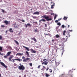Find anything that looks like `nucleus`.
Instances as JSON below:
<instances>
[{"instance_id": "nucleus-1", "label": "nucleus", "mask_w": 77, "mask_h": 77, "mask_svg": "<svg viewBox=\"0 0 77 77\" xmlns=\"http://www.w3.org/2000/svg\"><path fill=\"white\" fill-rule=\"evenodd\" d=\"M41 18H44L45 19H46V21H51L52 20V18H49V17L47 16L46 15H44L41 17Z\"/></svg>"}, {"instance_id": "nucleus-2", "label": "nucleus", "mask_w": 77, "mask_h": 77, "mask_svg": "<svg viewBox=\"0 0 77 77\" xmlns=\"http://www.w3.org/2000/svg\"><path fill=\"white\" fill-rule=\"evenodd\" d=\"M18 69H20V70H24L25 69V67H24L23 65H21L20 66H19Z\"/></svg>"}, {"instance_id": "nucleus-3", "label": "nucleus", "mask_w": 77, "mask_h": 77, "mask_svg": "<svg viewBox=\"0 0 77 77\" xmlns=\"http://www.w3.org/2000/svg\"><path fill=\"white\" fill-rule=\"evenodd\" d=\"M13 63H14L15 62V60H18L19 62H21V60L22 61V60L21 59L20 60V59H12Z\"/></svg>"}, {"instance_id": "nucleus-4", "label": "nucleus", "mask_w": 77, "mask_h": 77, "mask_svg": "<svg viewBox=\"0 0 77 77\" xmlns=\"http://www.w3.org/2000/svg\"><path fill=\"white\" fill-rule=\"evenodd\" d=\"M0 63H1V65H2V66H4V67L5 68H8V66H6V65H5V63H3L2 62H1Z\"/></svg>"}, {"instance_id": "nucleus-5", "label": "nucleus", "mask_w": 77, "mask_h": 77, "mask_svg": "<svg viewBox=\"0 0 77 77\" xmlns=\"http://www.w3.org/2000/svg\"><path fill=\"white\" fill-rule=\"evenodd\" d=\"M27 26H30V27L32 26V24H30V23H27V24H25V27L27 28Z\"/></svg>"}, {"instance_id": "nucleus-6", "label": "nucleus", "mask_w": 77, "mask_h": 77, "mask_svg": "<svg viewBox=\"0 0 77 77\" xmlns=\"http://www.w3.org/2000/svg\"><path fill=\"white\" fill-rule=\"evenodd\" d=\"M4 23L6 24V25H8V24H10V22H8L7 20H5L4 21Z\"/></svg>"}, {"instance_id": "nucleus-7", "label": "nucleus", "mask_w": 77, "mask_h": 77, "mask_svg": "<svg viewBox=\"0 0 77 77\" xmlns=\"http://www.w3.org/2000/svg\"><path fill=\"white\" fill-rule=\"evenodd\" d=\"M22 55H23V53L21 54L20 53H17L16 56H21Z\"/></svg>"}, {"instance_id": "nucleus-8", "label": "nucleus", "mask_w": 77, "mask_h": 77, "mask_svg": "<svg viewBox=\"0 0 77 77\" xmlns=\"http://www.w3.org/2000/svg\"><path fill=\"white\" fill-rule=\"evenodd\" d=\"M23 48H25L26 50H27V51H30V49H29V48L27 47L24 46H23Z\"/></svg>"}, {"instance_id": "nucleus-9", "label": "nucleus", "mask_w": 77, "mask_h": 77, "mask_svg": "<svg viewBox=\"0 0 77 77\" xmlns=\"http://www.w3.org/2000/svg\"><path fill=\"white\" fill-rule=\"evenodd\" d=\"M47 60L43 62L42 63V64H44V65H47V64H48V62H47Z\"/></svg>"}, {"instance_id": "nucleus-10", "label": "nucleus", "mask_w": 77, "mask_h": 77, "mask_svg": "<svg viewBox=\"0 0 77 77\" xmlns=\"http://www.w3.org/2000/svg\"><path fill=\"white\" fill-rule=\"evenodd\" d=\"M30 60V59L29 58H27L26 59H24L23 60V62H26L27 60Z\"/></svg>"}, {"instance_id": "nucleus-11", "label": "nucleus", "mask_w": 77, "mask_h": 77, "mask_svg": "<svg viewBox=\"0 0 77 77\" xmlns=\"http://www.w3.org/2000/svg\"><path fill=\"white\" fill-rule=\"evenodd\" d=\"M31 39L32 40H33V41H34L35 42H37V40H36V39L34 37L33 38H31Z\"/></svg>"}, {"instance_id": "nucleus-12", "label": "nucleus", "mask_w": 77, "mask_h": 77, "mask_svg": "<svg viewBox=\"0 0 77 77\" xmlns=\"http://www.w3.org/2000/svg\"><path fill=\"white\" fill-rule=\"evenodd\" d=\"M51 4H52V3H53V5H52L51 6V9H53V8H54V7H53V6H54V2H51Z\"/></svg>"}, {"instance_id": "nucleus-13", "label": "nucleus", "mask_w": 77, "mask_h": 77, "mask_svg": "<svg viewBox=\"0 0 77 77\" xmlns=\"http://www.w3.org/2000/svg\"><path fill=\"white\" fill-rule=\"evenodd\" d=\"M43 21L44 22L46 21V20H45V19H42L41 20H39V23H41V21Z\"/></svg>"}, {"instance_id": "nucleus-14", "label": "nucleus", "mask_w": 77, "mask_h": 77, "mask_svg": "<svg viewBox=\"0 0 77 77\" xmlns=\"http://www.w3.org/2000/svg\"><path fill=\"white\" fill-rule=\"evenodd\" d=\"M8 31H9V32H14V31L12 30V28L9 29L8 30Z\"/></svg>"}, {"instance_id": "nucleus-15", "label": "nucleus", "mask_w": 77, "mask_h": 77, "mask_svg": "<svg viewBox=\"0 0 77 77\" xmlns=\"http://www.w3.org/2000/svg\"><path fill=\"white\" fill-rule=\"evenodd\" d=\"M11 52H8L7 54V56H10L11 54Z\"/></svg>"}, {"instance_id": "nucleus-16", "label": "nucleus", "mask_w": 77, "mask_h": 77, "mask_svg": "<svg viewBox=\"0 0 77 77\" xmlns=\"http://www.w3.org/2000/svg\"><path fill=\"white\" fill-rule=\"evenodd\" d=\"M45 77H48L50 76V74L47 73H45Z\"/></svg>"}, {"instance_id": "nucleus-17", "label": "nucleus", "mask_w": 77, "mask_h": 77, "mask_svg": "<svg viewBox=\"0 0 77 77\" xmlns=\"http://www.w3.org/2000/svg\"><path fill=\"white\" fill-rule=\"evenodd\" d=\"M31 51L32 53H36V51L33 50L32 49H31Z\"/></svg>"}, {"instance_id": "nucleus-18", "label": "nucleus", "mask_w": 77, "mask_h": 77, "mask_svg": "<svg viewBox=\"0 0 77 77\" xmlns=\"http://www.w3.org/2000/svg\"><path fill=\"white\" fill-rule=\"evenodd\" d=\"M33 14H35L39 15V12L36 11Z\"/></svg>"}, {"instance_id": "nucleus-19", "label": "nucleus", "mask_w": 77, "mask_h": 77, "mask_svg": "<svg viewBox=\"0 0 77 77\" xmlns=\"http://www.w3.org/2000/svg\"><path fill=\"white\" fill-rule=\"evenodd\" d=\"M14 42L16 44H17V45H19V43H18V42L17 41L15 40H14Z\"/></svg>"}, {"instance_id": "nucleus-20", "label": "nucleus", "mask_w": 77, "mask_h": 77, "mask_svg": "<svg viewBox=\"0 0 77 77\" xmlns=\"http://www.w3.org/2000/svg\"><path fill=\"white\" fill-rule=\"evenodd\" d=\"M12 57H11L9 58V60L10 62H12Z\"/></svg>"}, {"instance_id": "nucleus-21", "label": "nucleus", "mask_w": 77, "mask_h": 77, "mask_svg": "<svg viewBox=\"0 0 77 77\" xmlns=\"http://www.w3.org/2000/svg\"><path fill=\"white\" fill-rule=\"evenodd\" d=\"M26 54L27 55V57H29V52L27 51H26Z\"/></svg>"}, {"instance_id": "nucleus-22", "label": "nucleus", "mask_w": 77, "mask_h": 77, "mask_svg": "<svg viewBox=\"0 0 77 77\" xmlns=\"http://www.w3.org/2000/svg\"><path fill=\"white\" fill-rule=\"evenodd\" d=\"M55 37H56V38H58L60 37V36L59 35L57 34L55 35Z\"/></svg>"}, {"instance_id": "nucleus-23", "label": "nucleus", "mask_w": 77, "mask_h": 77, "mask_svg": "<svg viewBox=\"0 0 77 77\" xmlns=\"http://www.w3.org/2000/svg\"><path fill=\"white\" fill-rule=\"evenodd\" d=\"M43 68H42L41 69V70L42 71H44V70H45V66H43Z\"/></svg>"}, {"instance_id": "nucleus-24", "label": "nucleus", "mask_w": 77, "mask_h": 77, "mask_svg": "<svg viewBox=\"0 0 77 77\" xmlns=\"http://www.w3.org/2000/svg\"><path fill=\"white\" fill-rule=\"evenodd\" d=\"M3 51V48L2 47L0 46V51Z\"/></svg>"}, {"instance_id": "nucleus-25", "label": "nucleus", "mask_w": 77, "mask_h": 77, "mask_svg": "<svg viewBox=\"0 0 77 77\" xmlns=\"http://www.w3.org/2000/svg\"><path fill=\"white\" fill-rule=\"evenodd\" d=\"M62 40V41H63V42H66V40H65V38H63Z\"/></svg>"}, {"instance_id": "nucleus-26", "label": "nucleus", "mask_w": 77, "mask_h": 77, "mask_svg": "<svg viewBox=\"0 0 77 77\" xmlns=\"http://www.w3.org/2000/svg\"><path fill=\"white\" fill-rule=\"evenodd\" d=\"M66 31H64L63 32V35H64V36H65V33H66Z\"/></svg>"}, {"instance_id": "nucleus-27", "label": "nucleus", "mask_w": 77, "mask_h": 77, "mask_svg": "<svg viewBox=\"0 0 77 77\" xmlns=\"http://www.w3.org/2000/svg\"><path fill=\"white\" fill-rule=\"evenodd\" d=\"M63 20H67V17H64L63 18Z\"/></svg>"}, {"instance_id": "nucleus-28", "label": "nucleus", "mask_w": 77, "mask_h": 77, "mask_svg": "<svg viewBox=\"0 0 77 77\" xmlns=\"http://www.w3.org/2000/svg\"><path fill=\"white\" fill-rule=\"evenodd\" d=\"M19 26L18 25H15L14 27H15V28H18V27Z\"/></svg>"}, {"instance_id": "nucleus-29", "label": "nucleus", "mask_w": 77, "mask_h": 77, "mask_svg": "<svg viewBox=\"0 0 77 77\" xmlns=\"http://www.w3.org/2000/svg\"><path fill=\"white\" fill-rule=\"evenodd\" d=\"M57 17V15H55L54 18V20H56V18Z\"/></svg>"}, {"instance_id": "nucleus-30", "label": "nucleus", "mask_w": 77, "mask_h": 77, "mask_svg": "<svg viewBox=\"0 0 77 77\" xmlns=\"http://www.w3.org/2000/svg\"><path fill=\"white\" fill-rule=\"evenodd\" d=\"M35 32H39V31L38 29H35Z\"/></svg>"}, {"instance_id": "nucleus-31", "label": "nucleus", "mask_w": 77, "mask_h": 77, "mask_svg": "<svg viewBox=\"0 0 77 77\" xmlns=\"http://www.w3.org/2000/svg\"><path fill=\"white\" fill-rule=\"evenodd\" d=\"M49 72H50L51 73V72H52V70L51 69H49Z\"/></svg>"}, {"instance_id": "nucleus-32", "label": "nucleus", "mask_w": 77, "mask_h": 77, "mask_svg": "<svg viewBox=\"0 0 77 77\" xmlns=\"http://www.w3.org/2000/svg\"><path fill=\"white\" fill-rule=\"evenodd\" d=\"M57 25H58L59 26H60V25H61L60 23L59 22L57 23Z\"/></svg>"}, {"instance_id": "nucleus-33", "label": "nucleus", "mask_w": 77, "mask_h": 77, "mask_svg": "<svg viewBox=\"0 0 77 77\" xmlns=\"http://www.w3.org/2000/svg\"><path fill=\"white\" fill-rule=\"evenodd\" d=\"M49 68H48V67L47 69H45L46 70V71H47L48 69H49Z\"/></svg>"}, {"instance_id": "nucleus-34", "label": "nucleus", "mask_w": 77, "mask_h": 77, "mask_svg": "<svg viewBox=\"0 0 77 77\" xmlns=\"http://www.w3.org/2000/svg\"><path fill=\"white\" fill-rule=\"evenodd\" d=\"M2 36L0 35V39L1 40H2Z\"/></svg>"}, {"instance_id": "nucleus-35", "label": "nucleus", "mask_w": 77, "mask_h": 77, "mask_svg": "<svg viewBox=\"0 0 77 77\" xmlns=\"http://www.w3.org/2000/svg\"><path fill=\"white\" fill-rule=\"evenodd\" d=\"M5 27V26L4 25H1V27H2V28H4Z\"/></svg>"}, {"instance_id": "nucleus-36", "label": "nucleus", "mask_w": 77, "mask_h": 77, "mask_svg": "<svg viewBox=\"0 0 77 77\" xmlns=\"http://www.w3.org/2000/svg\"><path fill=\"white\" fill-rule=\"evenodd\" d=\"M45 27H47V24H45Z\"/></svg>"}, {"instance_id": "nucleus-37", "label": "nucleus", "mask_w": 77, "mask_h": 77, "mask_svg": "<svg viewBox=\"0 0 77 77\" xmlns=\"http://www.w3.org/2000/svg\"><path fill=\"white\" fill-rule=\"evenodd\" d=\"M1 10L4 13H5V10H3V9H2Z\"/></svg>"}, {"instance_id": "nucleus-38", "label": "nucleus", "mask_w": 77, "mask_h": 77, "mask_svg": "<svg viewBox=\"0 0 77 77\" xmlns=\"http://www.w3.org/2000/svg\"><path fill=\"white\" fill-rule=\"evenodd\" d=\"M62 27L63 28H64V27H65V26L64 25H63L62 26Z\"/></svg>"}, {"instance_id": "nucleus-39", "label": "nucleus", "mask_w": 77, "mask_h": 77, "mask_svg": "<svg viewBox=\"0 0 77 77\" xmlns=\"http://www.w3.org/2000/svg\"><path fill=\"white\" fill-rule=\"evenodd\" d=\"M21 21H22V22H23V23H24V22H25V21H24V20H21Z\"/></svg>"}, {"instance_id": "nucleus-40", "label": "nucleus", "mask_w": 77, "mask_h": 77, "mask_svg": "<svg viewBox=\"0 0 77 77\" xmlns=\"http://www.w3.org/2000/svg\"><path fill=\"white\" fill-rule=\"evenodd\" d=\"M29 65L31 66H32V63H29Z\"/></svg>"}, {"instance_id": "nucleus-41", "label": "nucleus", "mask_w": 77, "mask_h": 77, "mask_svg": "<svg viewBox=\"0 0 77 77\" xmlns=\"http://www.w3.org/2000/svg\"><path fill=\"white\" fill-rule=\"evenodd\" d=\"M32 17L33 18H34L35 19H36V16L33 17Z\"/></svg>"}, {"instance_id": "nucleus-42", "label": "nucleus", "mask_w": 77, "mask_h": 77, "mask_svg": "<svg viewBox=\"0 0 77 77\" xmlns=\"http://www.w3.org/2000/svg\"><path fill=\"white\" fill-rule=\"evenodd\" d=\"M22 59H25V57H24V56H23L22 57Z\"/></svg>"}, {"instance_id": "nucleus-43", "label": "nucleus", "mask_w": 77, "mask_h": 77, "mask_svg": "<svg viewBox=\"0 0 77 77\" xmlns=\"http://www.w3.org/2000/svg\"><path fill=\"white\" fill-rule=\"evenodd\" d=\"M0 54L2 56H3V54H2L1 52H0Z\"/></svg>"}, {"instance_id": "nucleus-44", "label": "nucleus", "mask_w": 77, "mask_h": 77, "mask_svg": "<svg viewBox=\"0 0 77 77\" xmlns=\"http://www.w3.org/2000/svg\"><path fill=\"white\" fill-rule=\"evenodd\" d=\"M59 20H55V23H58Z\"/></svg>"}, {"instance_id": "nucleus-45", "label": "nucleus", "mask_w": 77, "mask_h": 77, "mask_svg": "<svg viewBox=\"0 0 77 77\" xmlns=\"http://www.w3.org/2000/svg\"><path fill=\"white\" fill-rule=\"evenodd\" d=\"M68 36L69 37H70V35H69V33L68 34Z\"/></svg>"}, {"instance_id": "nucleus-46", "label": "nucleus", "mask_w": 77, "mask_h": 77, "mask_svg": "<svg viewBox=\"0 0 77 77\" xmlns=\"http://www.w3.org/2000/svg\"><path fill=\"white\" fill-rule=\"evenodd\" d=\"M40 66H40V65L38 66V69L40 68Z\"/></svg>"}, {"instance_id": "nucleus-47", "label": "nucleus", "mask_w": 77, "mask_h": 77, "mask_svg": "<svg viewBox=\"0 0 77 77\" xmlns=\"http://www.w3.org/2000/svg\"><path fill=\"white\" fill-rule=\"evenodd\" d=\"M7 56H8L7 55H5L4 56L5 58H7Z\"/></svg>"}, {"instance_id": "nucleus-48", "label": "nucleus", "mask_w": 77, "mask_h": 77, "mask_svg": "<svg viewBox=\"0 0 77 77\" xmlns=\"http://www.w3.org/2000/svg\"><path fill=\"white\" fill-rule=\"evenodd\" d=\"M68 31H69L70 32H72V30H68Z\"/></svg>"}, {"instance_id": "nucleus-49", "label": "nucleus", "mask_w": 77, "mask_h": 77, "mask_svg": "<svg viewBox=\"0 0 77 77\" xmlns=\"http://www.w3.org/2000/svg\"><path fill=\"white\" fill-rule=\"evenodd\" d=\"M54 42V39H52V42Z\"/></svg>"}, {"instance_id": "nucleus-50", "label": "nucleus", "mask_w": 77, "mask_h": 77, "mask_svg": "<svg viewBox=\"0 0 77 77\" xmlns=\"http://www.w3.org/2000/svg\"><path fill=\"white\" fill-rule=\"evenodd\" d=\"M47 60V59H43V61H45V60Z\"/></svg>"}, {"instance_id": "nucleus-51", "label": "nucleus", "mask_w": 77, "mask_h": 77, "mask_svg": "<svg viewBox=\"0 0 77 77\" xmlns=\"http://www.w3.org/2000/svg\"><path fill=\"white\" fill-rule=\"evenodd\" d=\"M69 77H72V75H70Z\"/></svg>"}, {"instance_id": "nucleus-52", "label": "nucleus", "mask_w": 77, "mask_h": 77, "mask_svg": "<svg viewBox=\"0 0 77 77\" xmlns=\"http://www.w3.org/2000/svg\"><path fill=\"white\" fill-rule=\"evenodd\" d=\"M9 48H10V49H12V48L11 47H9Z\"/></svg>"}, {"instance_id": "nucleus-53", "label": "nucleus", "mask_w": 77, "mask_h": 77, "mask_svg": "<svg viewBox=\"0 0 77 77\" xmlns=\"http://www.w3.org/2000/svg\"><path fill=\"white\" fill-rule=\"evenodd\" d=\"M51 15H54V14H53V13H51Z\"/></svg>"}, {"instance_id": "nucleus-54", "label": "nucleus", "mask_w": 77, "mask_h": 77, "mask_svg": "<svg viewBox=\"0 0 77 77\" xmlns=\"http://www.w3.org/2000/svg\"><path fill=\"white\" fill-rule=\"evenodd\" d=\"M26 75H24V77H26Z\"/></svg>"}, {"instance_id": "nucleus-55", "label": "nucleus", "mask_w": 77, "mask_h": 77, "mask_svg": "<svg viewBox=\"0 0 77 77\" xmlns=\"http://www.w3.org/2000/svg\"><path fill=\"white\" fill-rule=\"evenodd\" d=\"M16 49H17V50H18V48L16 47Z\"/></svg>"}, {"instance_id": "nucleus-56", "label": "nucleus", "mask_w": 77, "mask_h": 77, "mask_svg": "<svg viewBox=\"0 0 77 77\" xmlns=\"http://www.w3.org/2000/svg\"><path fill=\"white\" fill-rule=\"evenodd\" d=\"M62 20V19L61 18H60L59 19H58V21H60V20Z\"/></svg>"}, {"instance_id": "nucleus-57", "label": "nucleus", "mask_w": 77, "mask_h": 77, "mask_svg": "<svg viewBox=\"0 0 77 77\" xmlns=\"http://www.w3.org/2000/svg\"><path fill=\"white\" fill-rule=\"evenodd\" d=\"M44 34H45V35H48V34H47L45 33Z\"/></svg>"}, {"instance_id": "nucleus-58", "label": "nucleus", "mask_w": 77, "mask_h": 77, "mask_svg": "<svg viewBox=\"0 0 77 77\" xmlns=\"http://www.w3.org/2000/svg\"><path fill=\"white\" fill-rule=\"evenodd\" d=\"M68 28H69V25H68Z\"/></svg>"}, {"instance_id": "nucleus-59", "label": "nucleus", "mask_w": 77, "mask_h": 77, "mask_svg": "<svg viewBox=\"0 0 77 77\" xmlns=\"http://www.w3.org/2000/svg\"><path fill=\"white\" fill-rule=\"evenodd\" d=\"M8 32V31H6V33H7Z\"/></svg>"}, {"instance_id": "nucleus-60", "label": "nucleus", "mask_w": 77, "mask_h": 77, "mask_svg": "<svg viewBox=\"0 0 77 77\" xmlns=\"http://www.w3.org/2000/svg\"><path fill=\"white\" fill-rule=\"evenodd\" d=\"M63 52L62 54V56L63 54Z\"/></svg>"}, {"instance_id": "nucleus-61", "label": "nucleus", "mask_w": 77, "mask_h": 77, "mask_svg": "<svg viewBox=\"0 0 77 77\" xmlns=\"http://www.w3.org/2000/svg\"><path fill=\"white\" fill-rule=\"evenodd\" d=\"M59 46H60H60H61V45H60V44Z\"/></svg>"}, {"instance_id": "nucleus-62", "label": "nucleus", "mask_w": 77, "mask_h": 77, "mask_svg": "<svg viewBox=\"0 0 77 77\" xmlns=\"http://www.w3.org/2000/svg\"><path fill=\"white\" fill-rule=\"evenodd\" d=\"M66 37L67 38H68V36H66Z\"/></svg>"}, {"instance_id": "nucleus-63", "label": "nucleus", "mask_w": 77, "mask_h": 77, "mask_svg": "<svg viewBox=\"0 0 77 77\" xmlns=\"http://www.w3.org/2000/svg\"><path fill=\"white\" fill-rule=\"evenodd\" d=\"M1 77V74H0V77Z\"/></svg>"}, {"instance_id": "nucleus-64", "label": "nucleus", "mask_w": 77, "mask_h": 77, "mask_svg": "<svg viewBox=\"0 0 77 77\" xmlns=\"http://www.w3.org/2000/svg\"><path fill=\"white\" fill-rule=\"evenodd\" d=\"M31 11H32V9H31Z\"/></svg>"}]
</instances>
